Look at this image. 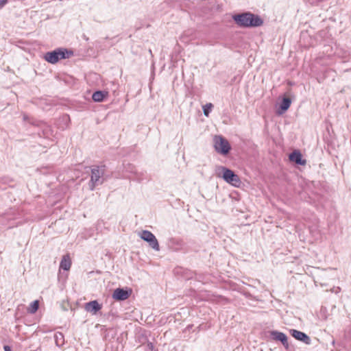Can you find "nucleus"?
I'll return each mask as SVG.
<instances>
[{"mask_svg": "<svg viewBox=\"0 0 351 351\" xmlns=\"http://www.w3.org/2000/svg\"><path fill=\"white\" fill-rule=\"evenodd\" d=\"M290 333L295 339L300 341L306 345H309L311 342V338L303 332L295 329H291Z\"/></svg>", "mask_w": 351, "mask_h": 351, "instance_id": "nucleus-8", "label": "nucleus"}, {"mask_svg": "<svg viewBox=\"0 0 351 351\" xmlns=\"http://www.w3.org/2000/svg\"><path fill=\"white\" fill-rule=\"evenodd\" d=\"M213 104L211 103H208L203 106V113L206 117H208L209 114L212 110Z\"/></svg>", "mask_w": 351, "mask_h": 351, "instance_id": "nucleus-16", "label": "nucleus"}, {"mask_svg": "<svg viewBox=\"0 0 351 351\" xmlns=\"http://www.w3.org/2000/svg\"><path fill=\"white\" fill-rule=\"evenodd\" d=\"M270 335L274 340L281 342L286 349L289 348L288 338L284 332L272 330Z\"/></svg>", "mask_w": 351, "mask_h": 351, "instance_id": "nucleus-7", "label": "nucleus"}, {"mask_svg": "<svg viewBox=\"0 0 351 351\" xmlns=\"http://www.w3.org/2000/svg\"><path fill=\"white\" fill-rule=\"evenodd\" d=\"M213 142L215 150L223 156L227 155L231 149L229 142L221 136H215Z\"/></svg>", "mask_w": 351, "mask_h": 351, "instance_id": "nucleus-4", "label": "nucleus"}, {"mask_svg": "<svg viewBox=\"0 0 351 351\" xmlns=\"http://www.w3.org/2000/svg\"><path fill=\"white\" fill-rule=\"evenodd\" d=\"M73 54L71 51H69L65 48H58L52 51L47 52L44 55V59L51 64H56L60 60L68 58Z\"/></svg>", "mask_w": 351, "mask_h": 351, "instance_id": "nucleus-3", "label": "nucleus"}, {"mask_svg": "<svg viewBox=\"0 0 351 351\" xmlns=\"http://www.w3.org/2000/svg\"><path fill=\"white\" fill-rule=\"evenodd\" d=\"M148 347L150 348V349H153L154 348V346L152 343H148Z\"/></svg>", "mask_w": 351, "mask_h": 351, "instance_id": "nucleus-19", "label": "nucleus"}, {"mask_svg": "<svg viewBox=\"0 0 351 351\" xmlns=\"http://www.w3.org/2000/svg\"><path fill=\"white\" fill-rule=\"evenodd\" d=\"M38 306H39V303H38V300H34L33 302H32V304H30L29 308H28V313H31V314H34L35 313L38 308Z\"/></svg>", "mask_w": 351, "mask_h": 351, "instance_id": "nucleus-15", "label": "nucleus"}, {"mask_svg": "<svg viewBox=\"0 0 351 351\" xmlns=\"http://www.w3.org/2000/svg\"><path fill=\"white\" fill-rule=\"evenodd\" d=\"M104 173V169H100L99 167L92 169L90 184V189L91 191H93L96 186L103 183L102 176Z\"/></svg>", "mask_w": 351, "mask_h": 351, "instance_id": "nucleus-5", "label": "nucleus"}, {"mask_svg": "<svg viewBox=\"0 0 351 351\" xmlns=\"http://www.w3.org/2000/svg\"><path fill=\"white\" fill-rule=\"evenodd\" d=\"M8 2V0H0V9H1Z\"/></svg>", "mask_w": 351, "mask_h": 351, "instance_id": "nucleus-17", "label": "nucleus"}, {"mask_svg": "<svg viewBox=\"0 0 351 351\" xmlns=\"http://www.w3.org/2000/svg\"><path fill=\"white\" fill-rule=\"evenodd\" d=\"M232 19L241 27H259L263 24V19L258 15L249 12L234 14Z\"/></svg>", "mask_w": 351, "mask_h": 351, "instance_id": "nucleus-1", "label": "nucleus"}, {"mask_svg": "<svg viewBox=\"0 0 351 351\" xmlns=\"http://www.w3.org/2000/svg\"><path fill=\"white\" fill-rule=\"evenodd\" d=\"M289 159L298 165H304L306 164V160L302 159L301 153L298 151L292 152L289 155Z\"/></svg>", "mask_w": 351, "mask_h": 351, "instance_id": "nucleus-11", "label": "nucleus"}, {"mask_svg": "<svg viewBox=\"0 0 351 351\" xmlns=\"http://www.w3.org/2000/svg\"><path fill=\"white\" fill-rule=\"evenodd\" d=\"M139 237L143 241L147 242L149 246L156 251L160 250L159 243L157 239L153 233L149 230H143L139 234Z\"/></svg>", "mask_w": 351, "mask_h": 351, "instance_id": "nucleus-6", "label": "nucleus"}, {"mask_svg": "<svg viewBox=\"0 0 351 351\" xmlns=\"http://www.w3.org/2000/svg\"><path fill=\"white\" fill-rule=\"evenodd\" d=\"M215 173L217 177L223 178L226 182L234 187H239L241 184L239 177L233 171L226 167L217 166L215 169Z\"/></svg>", "mask_w": 351, "mask_h": 351, "instance_id": "nucleus-2", "label": "nucleus"}, {"mask_svg": "<svg viewBox=\"0 0 351 351\" xmlns=\"http://www.w3.org/2000/svg\"><path fill=\"white\" fill-rule=\"evenodd\" d=\"M102 308V306L99 304L97 300H93L87 302L84 305V309L86 311L92 313L93 315L97 314Z\"/></svg>", "mask_w": 351, "mask_h": 351, "instance_id": "nucleus-9", "label": "nucleus"}, {"mask_svg": "<svg viewBox=\"0 0 351 351\" xmlns=\"http://www.w3.org/2000/svg\"><path fill=\"white\" fill-rule=\"evenodd\" d=\"M4 351H12L11 348L9 346H3Z\"/></svg>", "mask_w": 351, "mask_h": 351, "instance_id": "nucleus-18", "label": "nucleus"}, {"mask_svg": "<svg viewBox=\"0 0 351 351\" xmlns=\"http://www.w3.org/2000/svg\"><path fill=\"white\" fill-rule=\"evenodd\" d=\"M291 104V100L289 98H284L280 104V109L278 110V114H282L285 111H287L290 107Z\"/></svg>", "mask_w": 351, "mask_h": 351, "instance_id": "nucleus-14", "label": "nucleus"}, {"mask_svg": "<svg viewBox=\"0 0 351 351\" xmlns=\"http://www.w3.org/2000/svg\"><path fill=\"white\" fill-rule=\"evenodd\" d=\"M71 266V260L70 256L68 254L63 256L60 263V268L64 271H68L70 269Z\"/></svg>", "mask_w": 351, "mask_h": 351, "instance_id": "nucleus-13", "label": "nucleus"}, {"mask_svg": "<svg viewBox=\"0 0 351 351\" xmlns=\"http://www.w3.org/2000/svg\"><path fill=\"white\" fill-rule=\"evenodd\" d=\"M129 297V293L121 288L116 289L112 294V298L117 300H125Z\"/></svg>", "mask_w": 351, "mask_h": 351, "instance_id": "nucleus-10", "label": "nucleus"}, {"mask_svg": "<svg viewBox=\"0 0 351 351\" xmlns=\"http://www.w3.org/2000/svg\"><path fill=\"white\" fill-rule=\"evenodd\" d=\"M108 96V93L107 91L97 90L93 94L92 99L95 102H101Z\"/></svg>", "mask_w": 351, "mask_h": 351, "instance_id": "nucleus-12", "label": "nucleus"}]
</instances>
